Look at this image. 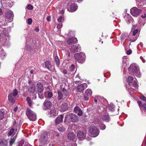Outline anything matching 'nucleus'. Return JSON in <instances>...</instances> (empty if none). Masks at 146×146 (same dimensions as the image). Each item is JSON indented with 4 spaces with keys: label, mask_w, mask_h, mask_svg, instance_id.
<instances>
[{
    "label": "nucleus",
    "mask_w": 146,
    "mask_h": 146,
    "mask_svg": "<svg viewBox=\"0 0 146 146\" xmlns=\"http://www.w3.org/2000/svg\"><path fill=\"white\" fill-rule=\"evenodd\" d=\"M129 72L131 74H133L138 77H140L141 74L138 66L135 64H131L128 68Z\"/></svg>",
    "instance_id": "nucleus-1"
},
{
    "label": "nucleus",
    "mask_w": 146,
    "mask_h": 146,
    "mask_svg": "<svg viewBox=\"0 0 146 146\" xmlns=\"http://www.w3.org/2000/svg\"><path fill=\"white\" fill-rule=\"evenodd\" d=\"M133 78L132 76H129L127 78V81L128 84L126 85V87L128 88L129 91V90L130 88H132L131 87H129V86L131 85V86L135 88H137L138 85L137 84L136 80L135 79L133 81Z\"/></svg>",
    "instance_id": "nucleus-2"
},
{
    "label": "nucleus",
    "mask_w": 146,
    "mask_h": 146,
    "mask_svg": "<svg viewBox=\"0 0 146 146\" xmlns=\"http://www.w3.org/2000/svg\"><path fill=\"white\" fill-rule=\"evenodd\" d=\"M26 114L30 121H34L36 120V114L30 108H27L26 111Z\"/></svg>",
    "instance_id": "nucleus-3"
},
{
    "label": "nucleus",
    "mask_w": 146,
    "mask_h": 146,
    "mask_svg": "<svg viewBox=\"0 0 146 146\" xmlns=\"http://www.w3.org/2000/svg\"><path fill=\"white\" fill-rule=\"evenodd\" d=\"M74 57L78 62L82 63L85 60V56L84 53L80 52L76 53Z\"/></svg>",
    "instance_id": "nucleus-4"
},
{
    "label": "nucleus",
    "mask_w": 146,
    "mask_h": 146,
    "mask_svg": "<svg viewBox=\"0 0 146 146\" xmlns=\"http://www.w3.org/2000/svg\"><path fill=\"white\" fill-rule=\"evenodd\" d=\"M89 131L93 137H96L99 135L100 131L98 129L94 126H91L89 128Z\"/></svg>",
    "instance_id": "nucleus-5"
},
{
    "label": "nucleus",
    "mask_w": 146,
    "mask_h": 146,
    "mask_svg": "<svg viewBox=\"0 0 146 146\" xmlns=\"http://www.w3.org/2000/svg\"><path fill=\"white\" fill-rule=\"evenodd\" d=\"M49 136V133L48 132L46 131L43 132L40 137V141L43 144H45L48 140V137Z\"/></svg>",
    "instance_id": "nucleus-6"
},
{
    "label": "nucleus",
    "mask_w": 146,
    "mask_h": 146,
    "mask_svg": "<svg viewBox=\"0 0 146 146\" xmlns=\"http://www.w3.org/2000/svg\"><path fill=\"white\" fill-rule=\"evenodd\" d=\"M66 118L69 121L73 122H77L79 119V117L76 115L71 113L66 115Z\"/></svg>",
    "instance_id": "nucleus-7"
},
{
    "label": "nucleus",
    "mask_w": 146,
    "mask_h": 146,
    "mask_svg": "<svg viewBox=\"0 0 146 146\" xmlns=\"http://www.w3.org/2000/svg\"><path fill=\"white\" fill-rule=\"evenodd\" d=\"M138 30L137 29H136L133 31L131 30L130 33L128 38L129 41L131 42L135 41L137 38V36H135L136 34L138 33Z\"/></svg>",
    "instance_id": "nucleus-8"
},
{
    "label": "nucleus",
    "mask_w": 146,
    "mask_h": 146,
    "mask_svg": "<svg viewBox=\"0 0 146 146\" xmlns=\"http://www.w3.org/2000/svg\"><path fill=\"white\" fill-rule=\"evenodd\" d=\"M17 94V90L16 89H14L13 90V92L10 93L8 96L9 100L12 103H13L15 99V97Z\"/></svg>",
    "instance_id": "nucleus-9"
},
{
    "label": "nucleus",
    "mask_w": 146,
    "mask_h": 146,
    "mask_svg": "<svg viewBox=\"0 0 146 146\" xmlns=\"http://www.w3.org/2000/svg\"><path fill=\"white\" fill-rule=\"evenodd\" d=\"M141 11L140 9L135 7L132 8L131 9V14L134 17H137Z\"/></svg>",
    "instance_id": "nucleus-10"
},
{
    "label": "nucleus",
    "mask_w": 146,
    "mask_h": 146,
    "mask_svg": "<svg viewBox=\"0 0 146 146\" xmlns=\"http://www.w3.org/2000/svg\"><path fill=\"white\" fill-rule=\"evenodd\" d=\"M58 112V111L56 109L52 108L48 111V114L50 117H54L57 115Z\"/></svg>",
    "instance_id": "nucleus-11"
},
{
    "label": "nucleus",
    "mask_w": 146,
    "mask_h": 146,
    "mask_svg": "<svg viewBox=\"0 0 146 146\" xmlns=\"http://www.w3.org/2000/svg\"><path fill=\"white\" fill-rule=\"evenodd\" d=\"M52 106V103L50 101L46 100L43 103V109L47 110Z\"/></svg>",
    "instance_id": "nucleus-12"
},
{
    "label": "nucleus",
    "mask_w": 146,
    "mask_h": 146,
    "mask_svg": "<svg viewBox=\"0 0 146 146\" xmlns=\"http://www.w3.org/2000/svg\"><path fill=\"white\" fill-rule=\"evenodd\" d=\"M81 48L80 46L78 44L76 45H72L70 48V50L71 52H75L80 51L81 50Z\"/></svg>",
    "instance_id": "nucleus-13"
},
{
    "label": "nucleus",
    "mask_w": 146,
    "mask_h": 146,
    "mask_svg": "<svg viewBox=\"0 0 146 146\" xmlns=\"http://www.w3.org/2000/svg\"><path fill=\"white\" fill-rule=\"evenodd\" d=\"M45 66L46 68L50 70L54 71L55 70L54 66L51 64L49 61H46L45 62Z\"/></svg>",
    "instance_id": "nucleus-14"
},
{
    "label": "nucleus",
    "mask_w": 146,
    "mask_h": 146,
    "mask_svg": "<svg viewBox=\"0 0 146 146\" xmlns=\"http://www.w3.org/2000/svg\"><path fill=\"white\" fill-rule=\"evenodd\" d=\"M77 136L79 140H82L86 138V134L83 131H80L78 132Z\"/></svg>",
    "instance_id": "nucleus-15"
},
{
    "label": "nucleus",
    "mask_w": 146,
    "mask_h": 146,
    "mask_svg": "<svg viewBox=\"0 0 146 146\" xmlns=\"http://www.w3.org/2000/svg\"><path fill=\"white\" fill-rule=\"evenodd\" d=\"M36 88L38 92H43L44 89L43 84L40 82H38L36 84Z\"/></svg>",
    "instance_id": "nucleus-16"
},
{
    "label": "nucleus",
    "mask_w": 146,
    "mask_h": 146,
    "mask_svg": "<svg viewBox=\"0 0 146 146\" xmlns=\"http://www.w3.org/2000/svg\"><path fill=\"white\" fill-rule=\"evenodd\" d=\"M87 85L86 84L84 83L78 86L77 87V90L79 92L83 91L85 88H86Z\"/></svg>",
    "instance_id": "nucleus-17"
},
{
    "label": "nucleus",
    "mask_w": 146,
    "mask_h": 146,
    "mask_svg": "<svg viewBox=\"0 0 146 146\" xmlns=\"http://www.w3.org/2000/svg\"><path fill=\"white\" fill-rule=\"evenodd\" d=\"M74 112L77 114L79 116H81L83 114V112L80 108L77 106H76L74 109Z\"/></svg>",
    "instance_id": "nucleus-18"
},
{
    "label": "nucleus",
    "mask_w": 146,
    "mask_h": 146,
    "mask_svg": "<svg viewBox=\"0 0 146 146\" xmlns=\"http://www.w3.org/2000/svg\"><path fill=\"white\" fill-rule=\"evenodd\" d=\"M66 42L68 44H72L74 43H77L78 40L77 38L74 37L69 38Z\"/></svg>",
    "instance_id": "nucleus-19"
},
{
    "label": "nucleus",
    "mask_w": 146,
    "mask_h": 146,
    "mask_svg": "<svg viewBox=\"0 0 146 146\" xmlns=\"http://www.w3.org/2000/svg\"><path fill=\"white\" fill-rule=\"evenodd\" d=\"M63 115H59L56 117L55 120L56 124L58 125L60 123L62 122L63 121Z\"/></svg>",
    "instance_id": "nucleus-20"
},
{
    "label": "nucleus",
    "mask_w": 146,
    "mask_h": 146,
    "mask_svg": "<svg viewBox=\"0 0 146 146\" xmlns=\"http://www.w3.org/2000/svg\"><path fill=\"white\" fill-rule=\"evenodd\" d=\"M35 85L32 84L30 85L28 87V90L29 92L33 93L35 92Z\"/></svg>",
    "instance_id": "nucleus-21"
},
{
    "label": "nucleus",
    "mask_w": 146,
    "mask_h": 146,
    "mask_svg": "<svg viewBox=\"0 0 146 146\" xmlns=\"http://www.w3.org/2000/svg\"><path fill=\"white\" fill-rule=\"evenodd\" d=\"M77 9V6L74 4H72L70 6V9L68 10L70 12H73L76 11Z\"/></svg>",
    "instance_id": "nucleus-22"
},
{
    "label": "nucleus",
    "mask_w": 146,
    "mask_h": 146,
    "mask_svg": "<svg viewBox=\"0 0 146 146\" xmlns=\"http://www.w3.org/2000/svg\"><path fill=\"white\" fill-rule=\"evenodd\" d=\"M68 109V105L66 103L62 104L60 106V110L61 111H64Z\"/></svg>",
    "instance_id": "nucleus-23"
},
{
    "label": "nucleus",
    "mask_w": 146,
    "mask_h": 146,
    "mask_svg": "<svg viewBox=\"0 0 146 146\" xmlns=\"http://www.w3.org/2000/svg\"><path fill=\"white\" fill-rule=\"evenodd\" d=\"M13 13L12 11L10 10L7 11L5 13V16L8 19L11 18L13 16Z\"/></svg>",
    "instance_id": "nucleus-24"
},
{
    "label": "nucleus",
    "mask_w": 146,
    "mask_h": 146,
    "mask_svg": "<svg viewBox=\"0 0 146 146\" xmlns=\"http://www.w3.org/2000/svg\"><path fill=\"white\" fill-rule=\"evenodd\" d=\"M102 119L103 120L106 122H109L110 121V119L108 114L106 113L104 114L102 117Z\"/></svg>",
    "instance_id": "nucleus-25"
},
{
    "label": "nucleus",
    "mask_w": 146,
    "mask_h": 146,
    "mask_svg": "<svg viewBox=\"0 0 146 146\" xmlns=\"http://www.w3.org/2000/svg\"><path fill=\"white\" fill-rule=\"evenodd\" d=\"M17 131V129L15 127V126H13L10 129L8 133V136H10L14 133H15Z\"/></svg>",
    "instance_id": "nucleus-26"
},
{
    "label": "nucleus",
    "mask_w": 146,
    "mask_h": 146,
    "mask_svg": "<svg viewBox=\"0 0 146 146\" xmlns=\"http://www.w3.org/2000/svg\"><path fill=\"white\" fill-rule=\"evenodd\" d=\"M67 137L69 139L73 140L75 138V135L73 133L70 132L68 134Z\"/></svg>",
    "instance_id": "nucleus-27"
},
{
    "label": "nucleus",
    "mask_w": 146,
    "mask_h": 146,
    "mask_svg": "<svg viewBox=\"0 0 146 146\" xmlns=\"http://www.w3.org/2000/svg\"><path fill=\"white\" fill-rule=\"evenodd\" d=\"M44 95L45 97L50 98L52 96L53 94L50 92L47 91L44 93Z\"/></svg>",
    "instance_id": "nucleus-28"
},
{
    "label": "nucleus",
    "mask_w": 146,
    "mask_h": 146,
    "mask_svg": "<svg viewBox=\"0 0 146 146\" xmlns=\"http://www.w3.org/2000/svg\"><path fill=\"white\" fill-rule=\"evenodd\" d=\"M57 93L58 94V100H61L64 97L62 91H58Z\"/></svg>",
    "instance_id": "nucleus-29"
},
{
    "label": "nucleus",
    "mask_w": 146,
    "mask_h": 146,
    "mask_svg": "<svg viewBox=\"0 0 146 146\" xmlns=\"http://www.w3.org/2000/svg\"><path fill=\"white\" fill-rule=\"evenodd\" d=\"M0 146H7V142L5 139H0Z\"/></svg>",
    "instance_id": "nucleus-30"
},
{
    "label": "nucleus",
    "mask_w": 146,
    "mask_h": 146,
    "mask_svg": "<svg viewBox=\"0 0 146 146\" xmlns=\"http://www.w3.org/2000/svg\"><path fill=\"white\" fill-rule=\"evenodd\" d=\"M57 129L60 132L63 133L65 131L66 128L63 126H61L58 127L57 128Z\"/></svg>",
    "instance_id": "nucleus-31"
},
{
    "label": "nucleus",
    "mask_w": 146,
    "mask_h": 146,
    "mask_svg": "<svg viewBox=\"0 0 146 146\" xmlns=\"http://www.w3.org/2000/svg\"><path fill=\"white\" fill-rule=\"evenodd\" d=\"M61 91L63 94L64 96H67L69 94L68 92L64 88H63L61 90Z\"/></svg>",
    "instance_id": "nucleus-32"
},
{
    "label": "nucleus",
    "mask_w": 146,
    "mask_h": 146,
    "mask_svg": "<svg viewBox=\"0 0 146 146\" xmlns=\"http://www.w3.org/2000/svg\"><path fill=\"white\" fill-rule=\"evenodd\" d=\"M26 100L29 106L30 107H31L32 106L33 103L31 98L29 97H28L27 98Z\"/></svg>",
    "instance_id": "nucleus-33"
},
{
    "label": "nucleus",
    "mask_w": 146,
    "mask_h": 146,
    "mask_svg": "<svg viewBox=\"0 0 146 146\" xmlns=\"http://www.w3.org/2000/svg\"><path fill=\"white\" fill-rule=\"evenodd\" d=\"M92 94V91L90 89H87L86 91L85 95L89 96H91Z\"/></svg>",
    "instance_id": "nucleus-34"
},
{
    "label": "nucleus",
    "mask_w": 146,
    "mask_h": 146,
    "mask_svg": "<svg viewBox=\"0 0 146 146\" xmlns=\"http://www.w3.org/2000/svg\"><path fill=\"white\" fill-rule=\"evenodd\" d=\"M55 60L56 63V65L58 66L59 65L60 61L58 57L56 56L55 57Z\"/></svg>",
    "instance_id": "nucleus-35"
},
{
    "label": "nucleus",
    "mask_w": 146,
    "mask_h": 146,
    "mask_svg": "<svg viewBox=\"0 0 146 146\" xmlns=\"http://www.w3.org/2000/svg\"><path fill=\"white\" fill-rule=\"evenodd\" d=\"M16 137L14 136H12L11 138L10 141L9 142L10 145H12L13 143L15 141L16 139Z\"/></svg>",
    "instance_id": "nucleus-36"
},
{
    "label": "nucleus",
    "mask_w": 146,
    "mask_h": 146,
    "mask_svg": "<svg viewBox=\"0 0 146 146\" xmlns=\"http://www.w3.org/2000/svg\"><path fill=\"white\" fill-rule=\"evenodd\" d=\"M69 70L72 72H73L75 70V66L73 64H72L69 67Z\"/></svg>",
    "instance_id": "nucleus-37"
},
{
    "label": "nucleus",
    "mask_w": 146,
    "mask_h": 146,
    "mask_svg": "<svg viewBox=\"0 0 146 146\" xmlns=\"http://www.w3.org/2000/svg\"><path fill=\"white\" fill-rule=\"evenodd\" d=\"M4 113L0 111V120L2 119L4 117Z\"/></svg>",
    "instance_id": "nucleus-38"
},
{
    "label": "nucleus",
    "mask_w": 146,
    "mask_h": 146,
    "mask_svg": "<svg viewBox=\"0 0 146 146\" xmlns=\"http://www.w3.org/2000/svg\"><path fill=\"white\" fill-rule=\"evenodd\" d=\"M99 125L101 129L102 130L104 129L106 127L105 125L104 124L100 123Z\"/></svg>",
    "instance_id": "nucleus-39"
},
{
    "label": "nucleus",
    "mask_w": 146,
    "mask_h": 146,
    "mask_svg": "<svg viewBox=\"0 0 146 146\" xmlns=\"http://www.w3.org/2000/svg\"><path fill=\"white\" fill-rule=\"evenodd\" d=\"M38 97L41 99H43L44 98L42 92H38Z\"/></svg>",
    "instance_id": "nucleus-40"
},
{
    "label": "nucleus",
    "mask_w": 146,
    "mask_h": 146,
    "mask_svg": "<svg viewBox=\"0 0 146 146\" xmlns=\"http://www.w3.org/2000/svg\"><path fill=\"white\" fill-rule=\"evenodd\" d=\"M122 67L123 68L124 70L126 69L127 67V63H123Z\"/></svg>",
    "instance_id": "nucleus-41"
},
{
    "label": "nucleus",
    "mask_w": 146,
    "mask_h": 146,
    "mask_svg": "<svg viewBox=\"0 0 146 146\" xmlns=\"http://www.w3.org/2000/svg\"><path fill=\"white\" fill-rule=\"evenodd\" d=\"M24 141L22 140L19 141L18 146H22L24 144Z\"/></svg>",
    "instance_id": "nucleus-42"
},
{
    "label": "nucleus",
    "mask_w": 146,
    "mask_h": 146,
    "mask_svg": "<svg viewBox=\"0 0 146 146\" xmlns=\"http://www.w3.org/2000/svg\"><path fill=\"white\" fill-rule=\"evenodd\" d=\"M27 22L29 25H31L32 23V19L31 18L28 19L27 20Z\"/></svg>",
    "instance_id": "nucleus-43"
},
{
    "label": "nucleus",
    "mask_w": 146,
    "mask_h": 146,
    "mask_svg": "<svg viewBox=\"0 0 146 146\" xmlns=\"http://www.w3.org/2000/svg\"><path fill=\"white\" fill-rule=\"evenodd\" d=\"M123 63H127V59L126 57L123 56Z\"/></svg>",
    "instance_id": "nucleus-44"
},
{
    "label": "nucleus",
    "mask_w": 146,
    "mask_h": 146,
    "mask_svg": "<svg viewBox=\"0 0 146 146\" xmlns=\"http://www.w3.org/2000/svg\"><path fill=\"white\" fill-rule=\"evenodd\" d=\"M126 37V35L125 34H122L121 35V41H123V40Z\"/></svg>",
    "instance_id": "nucleus-45"
},
{
    "label": "nucleus",
    "mask_w": 146,
    "mask_h": 146,
    "mask_svg": "<svg viewBox=\"0 0 146 146\" xmlns=\"http://www.w3.org/2000/svg\"><path fill=\"white\" fill-rule=\"evenodd\" d=\"M27 8L29 10H32L33 8L32 5H29L27 6Z\"/></svg>",
    "instance_id": "nucleus-46"
},
{
    "label": "nucleus",
    "mask_w": 146,
    "mask_h": 146,
    "mask_svg": "<svg viewBox=\"0 0 146 146\" xmlns=\"http://www.w3.org/2000/svg\"><path fill=\"white\" fill-rule=\"evenodd\" d=\"M90 97V96H87L84 94V99L86 101L88 100Z\"/></svg>",
    "instance_id": "nucleus-47"
},
{
    "label": "nucleus",
    "mask_w": 146,
    "mask_h": 146,
    "mask_svg": "<svg viewBox=\"0 0 146 146\" xmlns=\"http://www.w3.org/2000/svg\"><path fill=\"white\" fill-rule=\"evenodd\" d=\"M62 27V25L61 23H60L57 25V28L58 29H59L61 28Z\"/></svg>",
    "instance_id": "nucleus-48"
},
{
    "label": "nucleus",
    "mask_w": 146,
    "mask_h": 146,
    "mask_svg": "<svg viewBox=\"0 0 146 146\" xmlns=\"http://www.w3.org/2000/svg\"><path fill=\"white\" fill-rule=\"evenodd\" d=\"M140 99L146 102V97L143 96H141L140 97Z\"/></svg>",
    "instance_id": "nucleus-49"
},
{
    "label": "nucleus",
    "mask_w": 146,
    "mask_h": 146,
    "mask_svg": "<svg viewBox=\"0 0 146 146\" xmlns=\"http://www.w3.org/2000/svg\"><path fill=\"white\" fill-rule=\"evenodd\" d=\"M26 49L27 50H29L31 48V46L29 45H26L25 46Z\"/></svg>",
    "instance_id": "nucleus-50"
},
{
    "label": "nucleus",
    "mask_w": 146,
    "mask_h": 146,
    "mask_svg": "<svg viewBox=\"0 0 146 146\" xmlns=\"http://www.w3.org/2000/svg\"><path fill=\"white\" fill-rule=\"evenodd\" d=\"M137 103H138V104L139 106V107L140 108H141V106H142V105L143 104H142V103L140 101H138L137 102Z\"/></svg>",
    "instance_id": "nucleus-51"
},
{
    "label": "nucleus",
    "mask_w": 146,
    "mask_h": 146,
    "mask_svg": "<svg viewBox=\"0 0 146 146\" xmlns=\"http://www.w3.org/2000/svg\"><path fill=\"white\" fill-rule=\"evenodd\" d=\"M108 108L111 111H113L114 110V108L111 106H109Z\"/></svg>",
    "instance_id": "nucleus-52"
},
{
    "label": "nucleus",
    "mask_w": 146,
    "mask_h": 146,
    "mask_svg": "<svg viewBox=\"0 0 146 146\" xmlns=\"http://www.w3.org/2000/svg\"><path fill=\"white\" fill-rule=\"evenodd\" d=\"M62 72L64 74H68V71H67V70H65V69H64V70H62Z\"/></svg>",
    "instance_id": "nucleus-53"
},
{
    "label": "nucleus",
    "mask_w": 146,
    "mask_h": 146,
    "mask_svg": "<svg viewBox=\"0 0 146 146\" xmlns=\"http://www.w3.org/2000/svg\"><path fill=\"white\" fill-rule=\"evenodd\" d=\"M62 16H60L59 18L57 20L59 22H60L62 21Z\"/></svg>",
    "instance_id": "nucleus-54"
},
{
    "label": "nucleus",
    "mask_w": 146,
    "mask_h": 146,
    "mask_svg": "<svg viewBox=\"0 0 146 146\" xmlns=\"http://www.w3.org/2000/svg\"><path fill=\"white\" fill-rule=\"evenodd\" d=\"M132 53V51L131 50H127V52L126 53L128 55L131 54Z\"/></svg>",
    "instance_id": "nucleus-55"
},
{
    "label": "nucleus",
    "mask_w": 146,
    "mask_h": 146,
    "mask_svg": "<svg viewBox=\"0 0 146 146\" xmlns=\"http://www.w3.org/2000/svg\"><path fill=\"white\" fill-rule=\"evenodd\" d=\"M98 98V96H97L95 97L94 98V101L95 102H97Z\"/></svg>",
    "instance_id": "nucleus-56"
},
{
    "label": "nucleus",
    "mask_w": 146,
    "mask_h": 146,
    "mask_svg": "<svg viewBox=\"0 0 146 146\" xmlns=\"http://www.w3.org/2000/svg\"><path fill=\"white\" fill-rule=\"evenodd\" d=\"M34 30L35 31H36V32H38L39 31V28L37 27L35 28V29Z\"/></svg>",
    "instance_id": "nucleus-57"
},
{
    "label": "nucleus",
    "mask_w": 146,
    "mask_h": 146,
    "mask_svg": "<svg viewBox=\"0 0 146 146\" xmlns=\"http://www.w3.org/2000/svg\"><path fill=\"white\" fill-rule=\"evenodd\" d=\"M141 17L143 19L145 18L146 17V14L144 13L143 15H141Z\"/></svg>",
    "instance_id": "nucleus-58"
},
{
    "label": "nucleus",
    "mask_w": 146,
    "mask_h": 146,
    "mask_svg": "<svg viewBox=\"0 0 146 146\" xmlns=\"http://www.w3.org/2000/svg\"><path fill=\"white\" fill-rule=\"evenodd\" d=\"M142 106H143L144 107L145 111H146V104H143L142 105Z\"/></svg>",
    "instance_id": "nucleus-59"
},
{
    "label": "nucleus",
    "mask_w": 146,
    "mask_h": 146,
    "mask_svg": "<svg viewBox=\"0 0 146 146\" xmlns=\"http://www.w3.org/2000/svg\"><path fill=\"white\" fill-rule=\"evenodd\" d=\"M131 17L130 19H129L128 20H126V21H127V22L128 23H131Z\"/></svg>",
    "instance_id": "nucleus-60"
},
{
    "label": "nucleus",
    "mask_w": 146,
    "mask_h": 146,
    "mask_svg": "<svg viewBox=\"0 0 146 146\" xmlns=\"http://www.w3.org/2000/svg\"><path fill=\"white\" fill-rule=\"evenodd\" d=\"M46 20L48 22L50 21V17L49 16H48L46 18Z\"/></svg>",
    "instance_id": "nucleus-61"
},
{
    "label": "nucleus",
    "mask_w": 146,
    "mask_h": 146,
    "mask_svg": "<svg viewBox=\"0 0 146 146\" xmlns=\"http://www.w3.org/2000/svg\"><path fill=\"white\" fill-rule=\"evenodd\" d=\"M18 109V108L17 107H16L14 109H13V110H14V111L15 112L17 111V110Z\"/></svg>",
    "instance_id": "nucleus-62"
},
{
    "label": "nucleus",
    "mask_w": 146,
    "mask_h": 146,
    "mask_svg": "<svg viewBox=\"0 0 146 146\" xmlns=\"http://www.w3.org/2000/svg\"><path fill=\"white\" fill-rule=\"evenodd\" d=\"M2 14V10L0 9V15H1Z\"/></svg>",
    "instance_id": "nucleus-63"
},
{
    "label": "nucleus",
    "mask_w": 146,
    "mask_h": 146,
    "mask_svg": "<svg viewBox=\"0 0 146 146\" xmlns=\"http://www.w3.org/2000/svg\"><path fill=\"white\" fill-rule=\"evenodd\" d=\"M24 146H32V145H31L30 144H28V145H24Z\"/></svg>",
    "instance_id": "nucleus-64"
}]
</instances>
